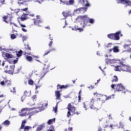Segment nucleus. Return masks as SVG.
I'll return each mask as SVG.
<instances>
[{
    "label": "nucleus",
    "mask_w": 131,
    "mask_h": 131,
    "mask_svg": "<svg viewBox=\"0 0 131 131\" xmlns=\"http://www.w3.org/2000/svg\"><path fill=\"white\" fill-rule=\"evenodd\" d=\"M20 26L24 28L26 27V26H25V25H23V24H20Z\"/></svg>",
    "instance_id": "69168bd1"
},
{
    "label": "nucleus",
    "mask_w": 131,
    "mask_h": 131,
    "mask_svg": "<svg viewBox=\"0 0 131 131\" xmlns=\"http://www.w3.org/2000/svg\"><path fill=\"white\" fill-rule=\"evenodd\" d=\"M50 128L51 129H48L47 131H55V129L53 126H50Z\"/></svg>",
    "instance_id": "a19ab883"
},
{
    "label": "nucleus",
    "mask_w": 131,
    "mask_h": 131,
    "mask_svg": "<svg viewBox=\"0 0 131 131\" xmlns=\"http://www.w3.org/2000/svg\"><path fill=\"white\" fill-rule=\"evenodd\" d=\"M74 12H75V13H77V14H79V13H81V8H80L77 9H75Z\"/></svg>",
    "instance_id": "f704fd0d"
},
{
    "label": "nucleus",
    "mask_w": 131,
    "mask_h": 131,
    "mask_svg": "<svg viewBox=\"0 0 131 131\" xmlns=\"http://www.w3.org/2000/svg\"><path fill=\"white\" fill-rule=\"evenodd\" d=\"M117 60L116 59H105V63L106 64H114L116 63Z\"/></svg>",
    "instance_id": "9d476101"
},
{
    "label": "nucleus",
    "mask_w": 131,
    "mask_h": 131,
    "mask_svg": "<svg viewBox=\"0 0 131 131\" xmlns=\"http://www.w3.org/2000/svg\"><path fill=\"white\" fill-rule=\"evenodd\" d=\"M86 4H85V7H90V5L89 3V1L88 0H85Z\"/></svg>",
    "instance_id": "79ce46f5"
},
{
    "label": "nucleus",
    "mask_w": 131,
    "mask_h": 131,
    "mask_svg": "<svg viewBox=\"0 0 131 131\" xmlns=\"http://www.w3.org/2000/svg\"><path fill=\"white\" fill-rule=\"evenodd\" d=\"M2 56L5 60H7V59H12V58H13L12 54L6 52L3 53Z\"/></svg>",
    "instance_id": "423d86ee"
},
{
    "label": "nucleus",
    "mask_w": 131,
    "mask_h": 131,
    "mask_svg": "<svg viewBox=\"0 0 131 131\" xmlns=\"http://www.w3.org/2000/svg\"><path fill=\"white\" fill-rule=\"evenodd\" d=\"M24 95L26 97H30V96H31V92H28L27 91L24 92Z\"/></svg>",
    "instance_id": "393cba45"
},
{
    "label": "nucleus",
    "mask_w": 131,
    "mask_h": 131,
    "mask_svg": "<svg viewBox=\"0 0 131 131\" xmlns=\"http://www.w3.org/2000/svg\"><path fill=\"white\" fill-rule=\"evenodd\" d=\"M34 109H37V107H32V108L25 107L21 110V112H24V111H31L32 110H34Z\"/></svg>",
    "instance_id": "ddd939ff"
},
{
    "label": "nucleus",
    "mask_w": 131,
    "mask_h": 131,
    "mask_svg": "<svg viewBox=\"0 0 131 131\" xmlns=\"http://www.w3.org/2000/svg\"><path fill=\"white\" fill-rule=\"evenodd\" d=\"M108 119H112V117L111 116V115H109V116H108Z\"/></svg>",
    "instance_id": "338daca9"
},
{
    "label": "nucleus",
    "mask_w": 131,
    "mask_h": 131,
    "mask_svg": "<svg viewBox=\"0 0 131 131\" xmlns=\"http://www.w3.org/2000/svg\"><path fill=\"white\" fill-rule=\"evenodd\" d=\"M40 85H36L35 90H37V89H38V88H40Z\"/></svg>",
    "instance_id": "e2e57ef3"
},
{
    "label": "nucleus",
    "mask_w": 131,
    "mask_h": 131,
    "mask_svg": "<svg viewBox=\"0 0 131 131\" xmlns=\"http://www.w3.org/2000/svg\"><path fill=\"white\" fill-rule=\"evenodd\" d=\"M55 121H56L55 118L51 119L48 121L47 123L48 124H52V123H54V122H55Z\"/></svg>",
    "instance_id": "5701e85b"
},
{
    "label": "nucleus",
    "mask_w": 131,
    "mask_h": 131,
    "mask_svg": "<svg viewBox=\"0 0 131 131\" xmlns=\"http://www.w3.org/2000/svg\"><path fill=\"white\" fill-rule=\"evenodd\" d=\"M3 19H4V22H6V23H8V21L6 20H7V19H8V16H4Z\"/></svg>",
    "instance_id": "de8ad7c7"
},
{
    "label": "nucleus",
    "mask_w": 131,
    "mask_h": 131,
    "mask_svg": "<svg viewBox=\"0 0 131 131\" xmlns=\"http://www.w3.org/2000/svg\"><path fill=\"white\" fill-rule=\"evenodd\" d=\"M37 110H35V111L33 112H31V113H27V115H29V117H28V119H31V116H32V115H34V114L35 113H38V112H41V111H43V110H45V109H46V108H45L43 107V105H42L41 107H38L37 108Z\"/></svg>",
    "instance_id": "7ed1b4c3"
},
{
    "label": "nucleus",
    "mask_w": 131,
    "mask_h": 131,
    "mask_svg": "<svg viewBox=\"0 0 131 131\" xmlns=\"http://www.w3.org/2000/svg\"><path fill=\"white\" fill-rule=\"evenodd\" d=\"M22 11H24L25 12H26V11H27L28 10V8H26L24 9H21Z\"/></svg>",
    "instance_id": "4d7b16f0"
},
{
    "label": "nucleus",
    "mask_w": 131,
    "mask_h": 131,
    "mask_svg": "<svg viewBox=\"0 0 131 131\" xmlns=\"http://www.w3.org/2000/svg\"><path fill=\"white\" fill-rule=\"evenodd\" d=\"M28 83L30 85H32V84H33V80L32 79L29 80Z\"/></svg>",
    "instance_id": "4c0bfd02"
},
{
    "label": "nucleus",
    "mask_w": 131,
    "mask_h": 131,
    "mask_svg": "<svg viewBox=\"0 0 131 131\" xmlns=\"http://www.w3.org/2000/svg\"><path fill=\"white\" fill-rule=\"evenodd\" d=\"M24 128L25 130V129L28 130V129H29L30 128H31V127L29 126H25Z\"/></svg>",
    "instance_id": "09e8293b"
},
{
    "label": "nucleus",
    "mask_w": 131,
    "mask_h": 131,
    "mask_svg": "<svg viewBox=\"0 0 131 131\" xmlns=\"http://www.w3.org/2000/svg\"><path fill=\"white\" fill-rule=\"evenodd\" d=\"M112 81V82H116L118 81V78L116 76H114V78L113 79Z\"/></svg>",
    "instance_id": "c756f323"
},
{
    "label": "nucleus",
    "mask_w": 131,
    "mask_h": 131,
    "mask_svg": "<svg viewBox=\"0 0 131 131\" xmlns=\"http://www.w3.org/2000/svg\"><path fill=\"white\" fill-rule=\"evenodd\" d=\"M11 92L15 94V93H16V88H13V91L11 90Z\"/></svg>",
    "instance_id": "864d4df0"
},
{
    "label": "nucleus",
    "mask_w": 131,
    "mask_h": 131,
    "mask_svg": "<svg viewBox=\"0 0 131 131\" xmlns=\"http://www.w3.org/2000/svg\"><path fill=\"white\" fill-rule=\"evenodd\" d=\"M0 84L2 86H4L6 85V81H2L0 82Z\"/></svg>",
    "instance_id": "49530a36"
},
{
    "label": "nucleus",
    "mask_w": 131,
    "mask_h": 131,
    "mask_svg": "<svg viewBox=\"0 0 131 131\" xmlns=\"http://www.w3.org/2000/svg\"><path fill=\"white\" fill-rule=\"evenodd\" d=\"M112 97V96H108L106 98L105 100L107 101V100H109L110 99H111Z\"/></svg>",
    "instance_id": "6e6d98bb"
},
{
    "label": "nucleus",
    "mask_w": 131,
    "mask_h": 131,
    "mask_svg": "<svg viewBox=\"0 0 131 131\" xmlns=\"http://www.w3.org/2000/svg\"><path fill=\"white\" fill-rule=\"evenodd\" d=\"M80 94H81V90H80V91L79 92V95H78L79 101H80V99H81V95H80Z\"/></svg>",
    "instance_id": "ea45409f"
},
{
    "label": "nucleus",
    "mask_w": 131,
    "mask_h": 131,
    "mask_svg": "<svg viewBox=\"0 0 131 131\" xmlns=\"http://www.w3.org/2000/svg\"><path fill=\"white\" fill-rule=\"evenodd\" d=\"M62 15L63 17H69V16H71V13H70V12H62Z\"/></svg>",
    "instance_id": "4be33fe9"
},
{
    "label": "nucleus",
    "mask_w": 131,
    "mask_h": 131,
    "mask_svg": "<svg viewBox=\"0 0 131 131\" xmlns=\"http://www.w3.org/2000/svg\"><path fill=\"white\" fill-rule=\"evenodd\" d=\"M59 104V102H57L56 105L55 107H53V111H54L55 113H57L58 112V104Z\"/></svg>",
    "instance_id": "bb28decb"
},
{
    "label": "nucleus",
    "mask_w": 131,
    "mask_h": 131,
    "mask_svg": "<svg viewBox=\"0 0 131 131\" xmlns=\"http://www.w3.org/2000/svg\"><path fill=\"white\" fill-rule=\"evenodd\" d=\"M25 49L28 51H31V48L29 47V45L25 44Z\"/></svg>",
    "instance_id": "473e14b6"
},
{
    "label": "nucleus",
    "mask_w": 131,
    "mask_h": 131,
    "mask_svg": "<svg viewBox=\"0 0 131 131\" xmlns=\"http://www.w3.org/2000/svg\"><path fill=\"white\" fill-rule=\"evenodd\" d=\"M25 123H26V121L24 120L22 121L20 129H22V128H24V126H25Z\"/></svg>",
    "instance_id": "2f4dec72"
},
{
    "label": "nucleus",
    "mask_w": 131,
    "mask_h": 131,
    "mask_svg": "<svg viewBox=\"0 0 131 131\" xmlns=\"http://www.w3.org/2000/svg\"><path fill=\"white\" fill-rule=\"evenodd\" d=\"M74 4V0H70L69 2V5H73Z\"/></svg>",
    "instance_id": "37998d69"
},
{
    "label": "nucleus",
    "mask_w": 131,
    "mask_h": 131,
    "mask_svg": "<svg viewBox=\"0 0 131 131\" xmlns=\"http://www.w3.org/2000/svg\"><path fill=\"white\" fill-rule=\"evenodd\" d=\"M37 20L34 21V23L35 25H36L37 26H38L39 27H40V25L38 24L39 23H41L42 21L41 20L39 19V16L37 15Z\"/></svg>",
    "instance_id": "f8f14e48"
},
{
    "label": "nucleus",
    "mask_w": 131,
    "mask_h": 131,
    "mask_svg": "<svg viewBox=\"0 0 131 131\" xmlns=\"http://www.w3.org/2000/svg\"><path fill=\"white\" fill-rule=\"evenodd\" d=\"M37 125H38V124L35 123L34 125L33 126V128H34V127L37 126Z\"/></svg>",
    "instance_id": "680f3d73"
},
{
    "label": "nucleus",
    "mask_w": 131,
    "mask_h": 131,
    "mask_svg": "<svg viewBox=\"0 0 131 131\" xmlns=\"http://www.w3.org/2000/svg\"><path fill=\"white\" fill-rule=\"evenodd\" d=\"M36 98H37L36 95H34L32 96V99L33 101H34L35 100V99H36Z\"/></svg>",
    "instance_id": "603ef678"
},
{
    "label": "nucleus",
    "mask_w": 131,
    "mask_h": 131,
    "mask_svg": "<svg viewBox=\"0 0 131 131\" xmlns=\"http://www.w3.org/2000/svg\"><path fill=\"white\" fill-rule=\"evenodd\" d=\"M112 47V43H109L107 46L106 48H111Z\"/></svg>",
    "instance_id": "8fccbe9b"
},
{
    "label": "nucleus",
    "mask_w": 131,
    "mask_h": 131,
    "mask_svg": "<svg viewBox=\"0 0 131 131\" xmlns=\"http://www.w3.org/2000/svg\"><path fill=\"white\" fill-rule=\"evenodd\" d=\"M52 45H53V41H50V43L49 44V47H51V46H52Z\"/></svg>",
    "instance_id": "0e129e2a"
},
{
    "label": "nucleus",
    "mask_w": 131,
    "mask_h": 131,
    "mask_svg": "<svg viewBox=\"0 0 131 131\" xmlns=\"http://www.w3.org/2000/svg\"><path fill=\"white\" fill-rule=\"evenodd\" d=\"M76 20H81V21L83 22L81 23V25H82L83 28L88 26L89 22L91 24H94V23H95V19H94V18H89L88 15L79 16L76 18Z\"/></svg>",
    "instance_id": "f257e3e1"
},
{
    "label": "nucleus",
    "mask_w": 131,
    "mask_h": 131,
    "mask_svg": "<svg viewBox=\"0 0 131 131\" xmlns=\"http://www.w3.org/2000/svg\"><path fill=\"white\" fill-rule=\"evenodd\" d=\"M26 97L25 95H23L21 97V102H24V100H25L26 99Z\"/></svg>",
    "instance_id": "58836bf2"
},
{
    "label": "nucleus",
    "mask_w": 131,
    "mask_h": 131,
    "mask_svg": "<svg viewBox=\"0 0 131 131\" xmlns=\"http://www.w3.org/2000/svg\"><path fill=\"white\" fill-rule=\"evenodd\" d=\"M94 102H95V99H94V98H93L90 101V108L91 109H93V110L96 109V107H95V106H94Z\"/></svg>",
    "instance_id": "dca6fc26"
},
{
    "label": "nucleus",
    "mask_w": 131,
    "mask_h": 131,
    "mask_svg": "<svg viewBox=\"0 0 131 131\" xmlns=\"http://www.w3.org/2000/svg\"><path fill=\"white\" fill-rule=\"evenodd\" d=\"M115 71H122L121 70V66H117L115 67L114 69Z\"/></svg>",
    "instance_id": "412c9836"
},
{
    "label": "nucleus",
    "mask_w": 131,
    "mask_h": 131,
    "mask_svg": "<svg viewBox=\"0 0 131 131\" xmlns=\"http://www.w3.org/2000/svg\"><path fill=\"white\" fill-rule=\"evenodd\" d=\"M43 127H45V124H42L37 127L36 131H41L42 130V128H43Z\"/></svg>",
    "instance_id": "a211bd4d"
},
{
    "label": "nucleus",
    "mask_w": 131,
    "mask_h": 131,
    "mask_svg": "<svg viewBox=\"0 0 131 131\" xmlns=\"http://www.w3.org/2000/svg\"><path fill=\"white\" fill-rule=\"evenodd\" d=\"M81 13H85L86 10H88V8L86 7H81Z\"/></svg>",
    "instance_id": "cd10ccee"
},
{
    "label": "nucleus",
    "mask_w": 131,
    "mask_h": 131,
    "mask_svg": "<svg viewBox=\"0 0 131 131\" xmlns=\"http://www.w3.org/2000/svg\"><path fill=\"white\" fill-rule=\"evenodd\" d=\"M71 111H69L68 112V114H67V117H70V116H71Z\"/></svg>",
    "instance_id": "a18cd8bd"
},
{
    "label": "nucleus",
    "mask_w": 131,
    "mask_h": 131,
    "mask_svg": "<svg viewBox=\"0 0 131 131\" xmlns=\"http://www.w3.org/2000/svg\"><path fill=\"white\" fill-rule=\"evenodd\" d=\"M30 0H18V4L19 5H26V3H27L28 2H29Z\"/></svg>",
    "instance_id": "f3484780"
},
{
    "label": "nucleus",
    "mask_w": 131,
    "mask_h": 131,
    "mask_svg": "<svg viewBox=\"0 0 131 131\" xmlns=\"http://www.w3.org/2000/svg\"><path fill=\"white\" fill-rule=\"evenodd\" d=\"M2 124H4V125H5V126H9V125L11 124V122H10V121L6 120L2 123Z\"/></svg>",
    "instance_id": "aec40b11"
},
{
    "label": "nucleus",
    "mask_w": 131,
    "mask_h": 131,
    "mask_svg": "<svg viewBox=\"0 0 131 131\" xmlns=\"http://www.w3.org/2000/svg\"><path fill=\"white\" fill-rule=\"evenodd\" d=\"M11 82L9 80H5V85H7V86H9V85H11Z\"/></svg>",
    "instance_id": "72a5a7b5"
},
{
    "label": "nucleus",
    "mask_w": 131,
    "mask_h": 131,
    "mask_svg": "<svg viewBox=\"0 0 131 131\" xmlns=\"http://www.w3.org/2000/svg\"><path fill=\"white\" fill-rule=\"evenodd\" d=\"M67 109H68V110L69 111H71V112H72V113L74 114L75 113V111L76 110V108H75V107L72 106V105H71V103H69L67 107Z\"/></svg>",
    "instance_id": "39448f33"
},
{
    "label": "nucleus",
    "mask_w": 131,
    "mask_h": 131,
    "mask_svg": "<svg viewBox=\"0 0 131 131\" xmlns=\"http://www.w3.org/2000/svg\"><path fill=\"white\" fill-rule=\"evenodd\" d=\"M21 30H23V31H24V32H27V30H26L24 28H22Z\"/></svg>",
    "instance_id": "13d9d810"
},
{
    "label": "nucleus",
    "mask_w": 131,
    "mask_h": 131,
    "mask_svg": "<svg viewBox=\"0 0 131 131\" xmlns=\"http://www.w3.org/2000/svg\"><path fill=\"white\" fill-rule=\"evenodd\" d=\"M21 117H23L24 116H27V113L25 112L24 113L20 114L19 115Z\"/></svg>",
    "instance_id": "e433bc0d"
},
{
    "label": "nucleus",
    "mask_w": 131,
    "mask_h": 131,
    "mask_svg": "<svg viewBox=\"0 0 131 131\" xmlns=\"http://www.w3.org/2000/svg\"><path fill=\"white\" fill-rule=\"evenodd\" d=\"M61 95L62 94L60 93V91H55L56 100H61Z\"/></svg>",
    "instance_id": "4468645a"
},
{
    "label": "nucleus",
    "mask_w": 131,
    "mask_h": 131,
    "mask_svg": "<svg viewBox=\"0 0 131 131\" xmlns=\"http://www.w3.org/2000/svg\"><path fill=\"white\" fill-rule=\"evenodd\" d=\"M23 41H25V40H27L28 39V37L27 36H22Z\"/></svg>",
    "instance_id": "c9c22d12"
},
{
    "label": "nucleus",
    "mask_w": 131,
    "mask_h": 131,
    "mask_svg": "<svg viewBox=\"0 0 131 131\" xmlns=\"http://www.w3.org/2000/svg\"><path fill=\"white\" fill-rule=\"evenodd\" d=\"M50 53H51V51H48L47 53H46L43 56H47V55H48V54H50Z\"/></svg>",
    "instance_id": "bf43d9fd"
},
{
    "label": "nucleus",
    "mask_w": 131,
    "mask_h": 131,
    "mask_svg": "<svg viewBox=\"0 0 131 131\" xmlns=\"http://www.w3.org/2000/svg\"><path fill=\"white\" fill-rule=\"evenodd\" d=\"M83 107L85 108V110H86V106H85V103H83Z\"/></svg>",
    "instance_id": "052dcab7"
},
{
    "label": "nucleus",
    "mask_w": 131,
    "mask_h": 131,
    "mask_svg": "<svg viewBox=\"0 0 131 131\" xmlns=\"http://www.w3.org/2000/svg\"><path fill=\"white\" fill-rule=\"evenodd\" d=\"M26 59L29 62H32V57L31 56H27L26 57Z\"/></svg>",
    "instance_id": "c85d7f7f"
},
{
    "label": "nucleus",
    "mask_w": 131,
    "mask_h": 131,
    "mask_svg": "<svg viewBox=\"0 0 131 131\" xmlns=\"http://www.w3.org/2000/svg\"><path fill=\"white\" fill-rule=\"evenodd\" d=\"M113 51L114 53H119V49H118V46H114L113 48Z\"/></svg>",
    "instance_id": "6ab92c4d"
},
{
    "label": "nucleus",
    "mask_w": 131,
    "mask_h": 131,
    "mask_svg": "<svg viewBox=\"0 0 131 131\" xmlns=\"http://www.w3.org/2000/svg\"><path fill=\"white\" fill-rule=\"evenodd\" d=\"M111 88L113 90H116L117 92H121V91L124 90V87L121 83L118 84H112L111 85Z\"/></svg>",
    "instance_id": "20e7f679"
},
{
    "label": "nucleus",
    "mask_w": 131,
    "mask_h": 131,
    "mask_svg": "<svg viewBox=\"0 0 131 131\" xmlns=\"http://www.w3.org/2000/svg\"><path fill=\"white\" fill-rule=\"evenodd\" d=\"M63 5H66L67 6H68V5H69V2L64 1V2H63Z\"/></svg>",
    "instance_id": "3c124183"
},
{
    "label": "nucleus",
    "mask_w": 131,
    "mask_h": 131,
    "mask_svg": "<svg viewBox=\"0 0 131 131\" xmlns=\"http://www.w3.org/2000/svg\"><path fill=\"white\" fill-rule=\"evenodd\" d=\"M74 28L76 31L79 30V32H81V31H83V29L78 28V26H75Z\"/></svg>",
    "instance_id": "a878e982"
},
{
    "label": "nucleus",
    "mask_w": 131,
    "mask_h": 131,
    "mask_svg": "<svg viewBox=\"0 0 131 131\" xmlns=\"http://www.w3.org/2000/svg\"><path fill=\"white\" fill-rule=\"evenodd\" d=\"M121 70H122V71H124L126 72H131V68L127 67V66L125 64L123 65L121 67Z\"/></svg>",
    "instance_id": "0eeeda50"
},
{
    "label": "nucleus",
    "mask_w": 131,
    "mask_h": 131,
    "mask_svg": "<svg viewBox=\"0 0 131 131\" xmlns=\"http://www.w3.org/2000/svg\"><path fill=\"white\" fill-rule=\"evenodd\" d=\"M119 34H120V31L116 32L115 34H110L107 35V37L113 40H119L120 39Z\"/></svg>",
    "instance_id": "f03ea898"
},
{
    "label": "nucleus",
    "mask_w": 131,
    "mask_h": 131,
    "mask_svg": "<svg viewBox=\"0 0 131 131\" xmlns=\"http://www.w3.org/2000/svg\"><path fill=\"white\" fill-rule=\"evenodd\" d=\"M28 15H29V16H31L32 17L33 16V15L29 14V13H24L23 15L21 16L20 20L21 21H25V20H26V17H27Z\"/></svg>",
    "instance_id": "9b49d317"
},
{
    "label": "nucleus",
    "mask_w": 131,
    "mask_h": 131,
    "mask_svg": "<svg viewBox=\"0 0 131 131\" xmlns=\"http://www.w3.org/2000/svg\"><path fill=\"white\" fill-rule=\"evenodd\" d=\"M11 38L12 39H15V38H16V35L15 34H12L11 35Z\"/></svg>",
    "instance_id": "c03bdc74"
},
{
    "label": "nucleus",
    "mask_w": 131,
    "mask_h": 131,
    "mask_svg": "<svg viewBox=\"0 0 131 131\" xmlns=\"http://www.w3.org/2000/svg\"><path fill=\"white\" fill-rule=\"evenodd\" d=\"M5 0H0V3L2 4V5H5Z\"/></svg>",
    "instance_id": "5fc2aeb1"
},
{
    "label": "nucleus",
    "mask_w": 131,
    "mask_h": 131,
    "mask_svg": "<svg viewBox=\"0 0 131 131\" xmlns=\"http://www.w3.org/2000/svg\"><path fill=\"white\" fill-rule=\"evenodd\" d=\"M74 114H77V115H78V114H80V113H78V112L75 113H75H74Z\"/></svg>",
    "instance_id": "774afa93"
},
{
    "label": "nucleus",
    "mask_w": 131,
    "mask_h": 131,
    "mask_svg": "<svg viewBox=\"0 0 131 131\" xmlns=\"http://www.w3.org/2000/svg\"><path fill=\"white\" fill-rule=\"evenodd\" d=\"M23 52L22 51V50H20L18 52V53H16V55L17 57H21V56H22V54H23Z\"/></svg>",
    "instance_id": "7c9ffc66"
},
{
    "label": "nucleus",
    "mask_w": 131,
    "mask_h": 131,
    "mask_svg": "<svg viewBox=\"0 0 131 131\" xmlns=\"http://www.w3.org/2000/svg\"><path fill=\"white\" fill-rule=\"evenodd\" d=\"M14 69H15V65L11 66L10 67V69L5 71V72H6V73H8L9 74H13V73H14Z\"/></svg>",
    "instance_id": "6e6552de"
},
{
    "label": "nucleus",
    "mask_w": 131,
    "mask_h": 131,
    "mask_svg": "<svg viewBox=\"0 0 131 131\" xmlns=\"http://www.w3.org/2000/svg\"><path fill=\"white\" fill-rule=\"evenodd\" d=\"M117 2L118 4H127L128 5L130 4V1L128 0H119Z\"/></svg>",
    "instance_id": "2eb2a0df"
},
{
    "label": "nucleus",
    "mask_w": 131,
    "mask_h": 131,
    "mask_svg": "<svg viewBox=\"0 0 131 131\" xmlns=\"http://www.w3.org/2000/svg\"><path fill=\"white\" fill-rule=\"evenodd\" d=\"M67 88H68V85H57V89H67Z\"/></svg>",
    "instance_id": "b1692460"
},
{
    "label": "nucleus",
    "mask_w": 131,
    "mask_h": 131,
    "mask_svg": "<svg viewBox=\"0 0 131 131\" xmlns=\"http://www.w3.org/2000/svg\"><path fill=\"white\" fill-rule=\"evenodd\" d=\"M123 48L125 49V51H123L122 53H124V52H131V49L129 48V44H125L123 46Z\"/></svg>",
    "instance_id": "1a4fd4ad"
}]
</instances>
